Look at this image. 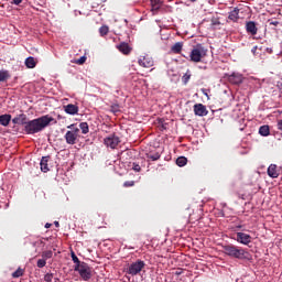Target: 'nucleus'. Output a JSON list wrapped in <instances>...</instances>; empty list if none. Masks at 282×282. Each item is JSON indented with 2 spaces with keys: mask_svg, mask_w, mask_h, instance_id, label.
<instances>
[{
  "mask_svg": "<svg viewBox=\"0 0 282 282\" xmlns=\"http://www.w3.org/2000/svg\"><path fill=\"white\" fill-rule=\"evenodd\" d=\"M51 122H54L53 117H50V115L42 116L37 119L30 120L24 127V131L28 135H34V133H41L43 129L50 127Z\"/></svg>",
  "mask_w": 282,
  "mask_h": 282,
  "instance_id": "1",
  "label": "nucleus"
},
{
  "mask_svg": "<svg viewBox=\"0 0 282 282\" xmlns=\"http://www.w3.org/2000/svg\"><path fill=\"white\" fill-rule=\"evenodd\" d=\"M223 252L227 254V257H231L232 259H248V251L246 249L235 246V245H225L223 246Z\"/></svg>",
  "mask_w": 282,
  "mask_h": 282,
  "instance_id": "2",
  "label": "nucleus"
},
{
  "mask_svg": "<svg viewBox=\"0 0 282 282\" xmlns=\"http://www.w3.org/2000/svg\"><path fill=\"white\" fill-rule=\"evenodd\" d=\"M67 129L69 130L66 131L64 140H66V144L74 145L78 142V138H80V129L75 123L67 126Z\"/></svg>",
  "mask_w": 282,
  "mask_h": 282,
  "instance_id": "3",
  "label": "nucleus"
},
{
  "mask_svg": "<svg viewBox=\"0 0 282 282\" xmlns=\"http://www.w3.org/2000/svg\"><path fill=\"white\" fill-rule=\"evenodd\" d=\"M207 52H208V50H206V47H204V45L196 44L189 53L191 63H202V58H204V56H206Z\"/></svg>",
  "mask_w": 282,
  "mask_h": 282,
  "instance_id": "4",
  "label": "nucleus"
},
{
  "mask_svg": "<svg viewBox=\"0 0 282 282\" xmlns=\"http://www.w3.org/2000/svg\"><path fill=\"white\" fill-rule=\"evenodd\" d=\"M74 270L79 273L83 281H89V279H91V268L86 262H82L80 265H75Z\"/></svg>",
  "mask_w": 282,
  "mask_h": 282,
  "instance_id": "5",
  "label": "nucleus"
},
{
  "mask_svg": "<svg viewBox=\"0 0 282 282\" xmlns=\"http://www.w3.org/2000/svg\"><path fill=\"white\" fill-rule=\"evenodd\" d=\"M144 265H147L144 263V261L137 260L135 262L128 265L126 272H127V274H130L131 276H135V275L140 274L142 272V270H144Z\"/></svg>",
  "mask_w": 282,
  "mask_h": 282,
  "instance_id": "6",
  "label": "nucleus"
},
{
  "mask_svg": "<svg viewBox=\"0 0 282 282\" xmlns=\"http://www.w3.org/2000/svg\"><path fill=\"white\" fill-rule=\"evenodd\" d=\"M104 144L109 149H117L118 144H120V137L110 134L104 139Z\"/></svg>",
  "mask_w": 282,
  "mask_h": 282,
  "instance_id": "7",
  "label": "nucleus"
},
{
  "mask_svg": "<svg viewBox=\"0 0 282 282\" xmlns=\"http://www.w3.org/2000/svg\"><path fill=\"white\" fill-rule=\"evenodd\" d=\"M235 239L238 243H242V246H249V243H252V236L246 232H237Z\"/></svg>",
  "mask_w": 282,
  "mask_h": 282,
  "instance_id": "8",
  "label": "nucleus"
},
{
  "mask_svg": "<svg viewBox=\"0 0 282 282\" xmlns=\"http://www.w3.org/2000/svg\"><path fill=\"white\" fill-rule=\"evenodd\" d=\"M117 50L124 56H129L133 48L127 42H121L116 45Z\"/></svg>",
  "mask_w": 282,
  "mask_h": 282,
  "instance_id": "9",
  "label": "nucleus"
},
{
  "mask_svg": "<svg viewBox=\"0 0 282 282\" xmlns=\"http://www.w3.org/2000/svg\"><path fill=\"white\" fill-rule=\"evenodd\" d=\"M138 63L141 67H145V68L153 67V65H154L153 57H151L149 55H145V56L139 58Z\"/></svg>",
  "mask_w": 282,
  "mask_h": 282,
  "instance_id": "10",
  "label": "nucleus"
},
{
  "mask_svg": "<svg viewBox=\"0 0 282 282\" xmlns=\"http://www.w3.org/2000/svg\"><path fill=\"white\" fill-rule=\"evenodd\" d=\"M194 113L195 116H199L204 118V116H208V109L204 106V104H196L194 105Z\"/></svg>",
  "mask_w": 282,
  "mask_h": 282,
  "instance_id": "11",
  "label": "nucleus"
},
{
  "mask_svg": "<svg viewBox=\"0 0 282 282\" xmlns=\"http://www.w3.org/2000/svg\"><path fill=\"white\" fill-rule=\"evenodd\" d=\"M228 80L232 85H241L243 83V75L234 73L228 77Z\"/></svg>",
  "mask_w": 282,
  "mask_h": 282,
  "instance_id": "12",
  "label": "nucleus"
},
{
  "mask_svg": "<svg viewBox=\"0 0 282 282\" xmlns=\"http://www.w3.org/2000/svg\"><path fill=\"white\" fill-rule=\"evenodd\" d=\"M246 30L248 34H251V36H256L257 32H259V29H257V23H254V21L247 22Z\"/></svg>",
  "mask_w": 282,
  "mask_h": 282,
  "instance_id": "13",
  "label": "nucleus"
},
{
  "mask_svg": "<svg viewBox=\"0 0 282 282\" xmlns=\"http://www.w3.org/2000/svg\"><path fill=\"white\" fill-rule=\"evenodd\" d=\"M65 113H68L69 116H76L78 113V106L74 104H68L64 106Z\"/></svg>",
  "mask_w": 282,
  "mask_h": 282,
  "instance_id": "14",
  "label": "nucleus"
},
{
  "mask_svg": "<svg viewBox=\"0 0 282 282\" xmlns=\"http://www.w3.org/2000/svg\"><path fill=\"white\" fill-rule=\"evenodd\" d=\"M269 177H272L273 180H275L276 177H279V170H276V164H271L269 167H268V171H267Z\"/></svg>",
  "mask_w": 282,
  "mask_h": 282,
  "instance_id": "15",
  "label": "nucleus"
},
{
  "mask_svg": "<svg viewBox=\"0 0 282 282\" xmlns=\"http://www.w3.org/2000/svg\"><path fill=\"white\" fill-rule=\"evenodd\" d=\"M183 47H184V42H176L174 45H172L171 53L172 54H182Z\"/></svg>",
  "mask_w": 282,
  "mask_h": 282,
  "instance_id": "16",
  "label": "nucleus"
},
{
  "mask_svg": "<svg viewBox=\"0 0 282 282\" xmlns=\"http://www.w3.org/2000/svg\"><path fill=\"white\" fill-rule=\"evenodd\" d=\"M47 162H50V156H43L40 162L41 171L43 173H47V171H50V166L47 165Z\"/></svg>",
  "mask_w": 282,
  "mask_h": 282,
  "instance_id": "17",
  "label": "nucleus"
},
{
  "mask_svg": "<svg viewBox=\"0 0 282 282\" xmlns=\"http://www.w3.org/2000/svg\"><path fill=\"white\" fill-rule=\"evenodd\" d=\"M229 21L237 23L239 21V8H235L228 15Z\"/></svg>",
  "mask_w": 282,
  "mask_h": 282,
  "instance_id": "18",
  "label": "nucleus"
},
{
  "mask_svg": "<svg viewBox=\"0 0 282 282\" xmlns=\"http://www.w3.org/2000/svg\"><path fill=\"white\" fill-rule=\"evenodd\" d=\"M10 120H12V116L11 115H2V116H0V124H2V127H8V124H10Z\"/></svg>",
  "mask_w": 282,
  "mask_h": 282,
  "instance_id": "19",
  "label": "nucleus"
},
{
  "mask_svg": "<svg viewBox=\"0 0 282 282\" xmlns=\"http://www.w3.org/2000/svg\"><path fill=\"white\" fill-rule=\"evenodd\" d=\"M25 65H26L28 69H34V67H36V59L34 57L30 56L25 59Z\"/></svg>",
  "mask_w": 282,
  "mask_h": 282,
  "instance_id": "20",
  "label": "nucleus"
},
{
  "mask_svg": "<svg viewBox=\"0 0 282 282\" xmlns=\"http://www.w3.org/2000/svg\"><path fill=\"white\" fill-rule=\"evenodd\" d=\"M8 80H10V72L6 69L0 70V83H7Z\"/></svg>",
  "mask_w": 282,
  "mask_h": 282,
  "instance_id": "21",
  "label": "nucleus"
},
{
  "mask_svg": "<svg viewBox=\"0 0 282 282\" xmlns=\"http://www.w3.org/2000/svg\"><path fill=\"white\" fill-rule=\"evenodd\" d=\"M260 135H263V138H268L270 135V126H261L259 128Z\"/></svg>",
  "mask_w": 282,
  "mask_h": 282,
  "instance_id": "22",
  "label": "nucleus"
},
{
  "mask_svg": "<svg viewBox=\"0 0 282 282\" xmlns=\"http://www.w3.org/2000/svg\"><path fill=\"white\" fill-rule=\"evenodd\" d=\"M82 133H84V135H87V133H89V123L87 122H82L79 123V128Z\"/></svg>",
  "mask_w": 282,
  "mask_h": 282,
  "instance_id": "23",
  "label": "nucleus"
},
{
  "mask_svg": "<svg viewBox=\"0 0 282 282\" xmlns=\"http://www.w3.org/2000/svg\"><path fill=\"white\" fill-rule=\"evenodd\" d=\"M19 120H20V124H22V127H28V115L25 113H21L18 116Z\"/></svg>",
  "mask_w": 282,
  "mask_h": 282,
  "instance_id": "24",
  "label": "nucleus"
},
{
  "mask_svg": "<svg viewBox=\"0 0 282 282\" xmlns=\"http://www.w3.org/2000/svg\"><path fill=\"white\" fill-rule=\"evenodd\" d=\"M161 156L162 155L160 154V152L147 154L148 160H152V162H158V160H160Z\"/></svg>",
  "mask_w": 282,
  "mask_h": 282,
  "instance_id": "25",
  "label": "nucleus"
},
{
  "mask_svg": "<svg viewBox=\"0 0 282 282\" xmlns=\"http://www.w3.org/2000/svg\"><path fill=\"white\" fill-rule=\"evenodd\" d=\"M188 159L186 156H180L176 159L177 166H186Z\"/></svg>",
  "mask_w": 282,
  "mask_h": 282,
  "instance_id": "26",
  "label": "nucleus"
},
{
  "mask_svg": "<svg viewBox=\"0 0 282 282\" xmlns=\"http://www.w3.org/2000/svg\"><path fill=\"white\" fill-rule=\"evenodd\" d=\"M73 263H75V265H78L80 268V265H83V262H80V260L78 259V256H76V253L73 251L70 253Z\"/></svg>",
  "mask_w": 282,
  "mask_h": 282,
  "instance_id": "27",
  "label": "nucleus"
},
{
  "mask_svg": "<svg viewBox=\"0 0 282 282\" xmlns=\"http://www.w3.org/2000/svg\"><path fill=\"white\" fill-rule=\"evenodd\" d=\"M99 34L100 36H107L109 34V26L102 25L101 28H99Z\"/></svg>",
  "mask_w": 282,
  "mask_h": 282,
  "instance_id": "28",
  "label": "nucleus"
},
{
  "mask_svg": "<svg viewBox=\"0 0 282 282\" xmlns=\"http://www.w3.org/2000/svg\"><path fill=\"white\" fill-rule=\"evenodd\" d=\"M53 256H54V253L51 250L42 252V259L44 261H47V259H52Z\"/></svg>",
  "mask_w": 282,
  "mask_h": 282,
  "instance_id": "29",
  "label": "nucleus"
},
{
  "mask_svg": "<svg viewBox=\"0 0 282 282\" xmlns=\"http://www.w3.org/2000/svg\"><path fill=\"white\" fill-rule=\"evenodd\" d=\"M188 80H191V70H187L186 74H184L182 77L184 85H188Z\"/></svg>",
  "mask_w": 282,
  "mask_h": 282,
  "instance_id": "30",
  "label": "nucleus"
},
{
  "mask_svg": "<svg viewBox=\"0 0 282 282\" xmlns=\"http://www.w3.org/2000/svg\"><path fill=\"white\" fill-rule=\"evenodd\" d=\"M110 111H111L112 113H120V105H118V104H112V105L110 106Z\"/></svg>",
  "mask_w": 282,
  "mask_h": 282,
  "instance_id": "31",
  "label": "nucleus"
},
{
  "mask_svg": "<svg viewBox=\"0 0 282 282\" xmlns=\"http://www.w3.org/2000/svg\"><path fill=\"white\" fill-rule=\"evenodd\" d=\"M12 276L13 279H19V276H23V271L21 268H19L18 270H15L13 273H12Z\"/></svg>",
  "mask_w": 282,
  "mask_h": 282,
  "instance_id": "32",
  "label": "nucleus"
},
{
  "mask_svg": "<svg viewBox=\"0 0 282 282\" xmlns=\"http://www.w3.org/2000/svg\"><path fill=\"white\" fill-rule=\"evenodd\" d=\"M47 265V260H44V258L37 260V268H45Z\"/></svg>",
  "mask_w": 282,
  "mask_h": 282,
  "instance_id": "33",
  "label": "nucleus"
},
{
  "mask_svg": "<svg viewBox=\"0 0 282 282\" xmlns=\"http://www.w3.org/2000/svg\"><path fill=\"white\" fill-rule=\"evenodd\" d=\"M161 8L160 1L158 0H152V10L158 11Z\"/></svg>",
  "mask_w": 282,
  "mask_h": 282,
  "instance_id": "34",
  "label": "nucleus"
},
{
  "mask_svg": "<svg viewBox=\"0 0 282 282\" xmlns=\"http://www.w3.org/2000/svg\"><path fill=\"white\" fill-rule=\"evenodd\" d=\"M53 279H54V273H46L44 275V281L45 282H52Z\"/></svg>",
  "mask_w": 282,
  "mask_h": 282,
  "instance_id": "35",
  "label": "nucleus"
},
{
  "mask_svg": "<svg viewBox=\"0 0 282 282\" xmlns=\"http://www.w3.org/2000/svg\"><path fill=\"white\" fill-rule=\"evenodd\" d=\"M132 171H135V173H140V171H142V167L138 163H132Z\"/></svg>",
  "mask_w": 282,
  "mask_h": 282,
  "instance_id": "36",
  "label": "nucleus"
},
{
  "mask_svg": "<svg viewBox=\"0 0 282 282\" xmlns=\"http://www.w3.org/2000/svg\"><path fill=\"white\" fill-rule=\"evenodd\" d=\"M123 186H124V188H129L131 186H135V182L134 181H126L123 183Z\"/></svg>",
  "mask_w": 282,
  "mask_h": 282,
  "instance_id": "37",
  "label": "nucleus"
},
{
  "mask_svg": "<svg viewBox=\"0 0 282 282\" xmlns=\"http://www.w3.org/2000/svg\"><path fill=\"white\" fill-rule=\"evenodd\" d=\"M87 61V57L86 56H82L79 57L76 63L77 65H85V62Z\"/></svg>",
  "mask_w": 282,
  "mask_h": 282,
  "instance_id": "38",
  "label": "nucleus"
},
{
  "mask_svg": "<svg viewBox=\"0 0 282 282\" xmlns=\"http://www.w3.org/2000/svg\"><path fill=\"white\" fill-rule=\"evenodd\" d=\"M13 124H21L19 116L12 119Z\"/></svg>",
  "mask_w": 282,
  "mask_h": 282,
  "instance_id": "39",
  "label": "nucleus"
},
{
  "mask_svg": "<svg viewBox=\"0 0 282 282\" xmlns=\"http://www.w3.org/2000/svg\"><path fill=\"white\" fill-rule=\"evenodd\" d=\"M278 129L279 131H282V119L278 121Z\"/></svg>",
  "mask_w": 282,
  "mask_h": 282,
  "instance_id": "40",
  "label": "nucleus"
},
{
  "mask_svg": "<svg viewBox=\"0 0 282 282\" xmlns=\"http://www.w3.org/2000/svg\"><path fill=\"white\" fill-rule=\"evenodd\" d=\"M15 6H19L20 3H23V0H12Z\"/></svg>",
  "mask_w": 282,
  "mask_h": 282,
  "instance_id": "41",
  "label": "nucleus"
},
{
  "mask_svg": "<svg viewBox=\"0 0 282 282\" xmlns=\"http://www.w3.org/2000/svg\"><path fill=\"white\" fill-rule=\"evenodd\" d=\"M270 25H274L276 28V25H279V21H270Z\"/></svg>",
  "mask_w": 282,
  "mask_h": 282,
  "instance_id": "42",
  "label": "nucleus"
},
{
  "mask_svg": "<svg viewBox=\"0 0 282 282\" xmlns=\"http://www.w3.org/2000/svg\"><path fill=\"white\" fill-rule=\"evenodd\" d=\"M54 226H55L56 228H61V224H59L57 220L54 221Z\"/></svg>",
  "mask_w": 282,
  "mask_h": 282,
  "instance_id": "43",
  "label": "nucleus"
},
{
  "mask_svg": "<svg viewBox=\"0 0 282 282\" xmlns=\"http://www.w3.org/2000/svg\"><path fill=\"white\" fill-rule=\"evenodd\" d=\"M45 228H52V224L46 223Z\"/></svg>",
  "mask_w": 282,
  "mask_h": 282,
  "instance_id": "44",
  "label": "nucleus"
},
{
  "mask_svg": "<svg viewBox=\"0 0 282 282\" xmlns=\"http://www.w3.org/2000/svg\"><path fill=\"white\" fill-rule=\"evenodd\" d=\"M252 52H257V46L253 47Z\"/></svg>",
  "mask_w": 282,
  "mask_h": 282,
  "instance_id": "45",
  "label": "nucleus"
},
{
  "mask_svg": "<svg viewBox=\"0 0 282 282\" xmlns=\"http://www.w3.org/2000/svg\"><path fill=\"white\" fill-rule=\"evenodd\" d=\"M236 228H237L238 230L241 229V225L237 226Z\"/></svg>",
  "mask_w": 282,
  "mask_h": 282,
  "instance_id": "46",
  "label": "nucleus"
},
{
  "mask_svg": "<svg viewBox=\"0 0 282 282\" xmlns=\"http://www.w3.org/2000/svg\"><path fill=\"white\" fill-rule=\"evenodd\" d=\"M189 1H192V3H195V1H197V0H189Z\"/></svg>",
  "mask_w": 282,
  "mask_h": 282,
  "instance_id": "47",
  "label": "nucleus"
}]
</instances>
